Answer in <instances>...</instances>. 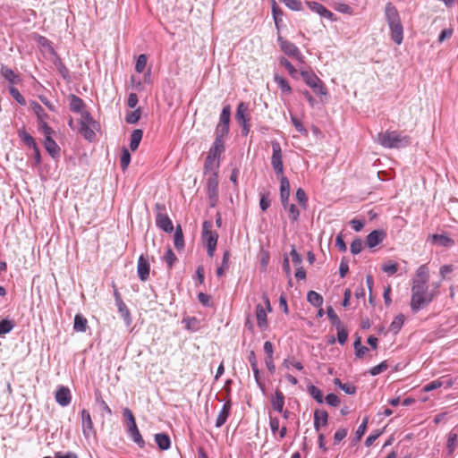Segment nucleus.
Masks as SVG:
<instances>
[{
    "mask_svg": "<svg viewBox=\"0 0 458 458\" xmlns=\"http://www.w3.org/2000/svg\"><path fill=\"white\" fill-rule=\"evenodd\" d=\"M384 14L389 27L391 38L395 44L401 45L403 40V27L398 10L393 3L388 2L385 6Z\"/></svg>",
    "mask_w": 458,
    "mask_h": 458,
    "instance_id": "1",
    "label": "nucleus"
},
{
    "mask_svg": "<svg viewBox=\"0 0 458 458\" xmlns=\"http://www.w3.org/2000/svg\"><path fill=\"white\" fill-rule=\"evenodd\" d=\"M436 293L429 292L428 284L412 283L411 309L413 313L428 305L434 299Z\"/></svg>",
    "mask_w": 458,
    "mask_h": 458,
    "instance_id": "2",
    "label": "nucleus"
},
{
    "mask_svg": "<svg viewBox=\"0 0 458 458\" xmlns=\"http://www.w3.org/2000/svg\"><path fill=\"white\" fill-rule=\"evenodd\" d=\"M377 142L386 148H402L411 144V138L395 131L379 132Z\"/></svg>",
    "mask_w": 458,
    "mask_h": 458,
    "instance_id": "3",
    "label": "nucleus"
},
{
    "mask_svg": "<svg viewBox=\"0 0 458 458\" xmlns=\"http://www.w3.org/2000/svg\"><path fill=\"white\" fill-rule=\"evenodd\" d=\"M304 82L319 97L327 95V88L323 81L312 71H301L300 72Z\"/></svg>",
    "mask_w": 458,
    "mask_h": 458,
    "instance_id": "4",
    "label": "nucleus"
},
{
    "mask_svg": "<svg viewBox=\"0 0 458 458\" xmlns=\"http://www.w3.org/2000/svg\"><path fill=\"white\" fill-rule=\"evenodd\" d=\"M155 210L157 226L162 229L164 232H173L174 225L169 216L165 214V206L162 203H157L155 205Z\"/></svg>",
    "mask_w": 458,
    "mask_h": 458,
    "instance_id": "5",
    "label": "nucleus"
},
{
    "mask_svg": "<svg viewBox=\"0 0 458 458\" xmlns=\"http://www.w3.org/2000/svg\"><path fill=\"white\" fill-rule=\"evenodd\" d=\"M272 157H271V165L277 175H283L284 173V165H283V156L282 149L279 142L276 140L272 141Z\"/></svg>",
    "mask_w": 458,
    "mask_h": 458,
    "instance_id": "6",
    "label": "nucleus"
},
{
    "mask_svg": "<svg viewBox=\"0 0 458 458\" xmlns=\"http://www.w3.org/2000/svg\"><path fill=\"white\" fill-rule=\"evenodd\" d=\"M278 43L281 50L288 56L293 57L299 62H303V55L299 48L292 42L284 39L282 37H278Z\"/></svg>",
    "mask_w": 458,
    "mask_h": 458,
    "instance_id": "7",
    "label": "nucleus"
},
{
    "mask_svg": "<svg viewBox=\"0 0 458 458\" xmlns=\"http://www.w3.org/2000/svg\"><path fill=\"white\" fill-rule=\"evenodd\" d=\"M82 434L86 439L96 436L91 416L86 409L81 411Z\"/></svg>",
    "mask_w": 458,
    "mask_h": 458,
    "instance_id": "8",
    "label": "nucleus"
},
{
    "mask_svg": "<svg viewBox=\"0 0 458 458\" xmlns=\"http://www.w3.org/2000/svg\"><path fill=\"white\" fill-rule=\"evenodd\" d=\"M212 223L205 221L202 225V239L206 246L216 245L218 234L211 230Z\"/></svg>",
    "mask_w": 458,
    "mask_h": 458,
    "instance_id": "9",
    "label": "nucleus"
},
{
    "mask_svg": "<svg viewBox=\"0 0 458 458\" xmlns=\"http://www.w3.org/2000/svg\"><path fill=\"white\" fill-rule=\"evenodd\" d=\"M150 265L148 257L140 255L137 264V274L140 281L146 282L149 277Z\"/></svg>",
    "mask_w": 458,
    "mask_h": 458,
    "instance_id": "10",
    "label": "nucleus"
},
{
    "mask_svg": "<svg viewBox=\"0 0 458 458\" xmlns=\"http://www.w3.org/2000/svg\"><path fill=\"white\" fill-rule=\"evenodd\" d=\"M55 401L62 407L68 406L72 401L70 389L67 386H59L55 392Z\"/></svg>",
    "mask_w": 458,
    "mask_h": 458,
    "instance_id": "11",
    "label": "nucleus"
},
{
    "mask_svg": "<svg viewBox=\"0 0 458 458\" xmlns=\"http://www.w3.org/2000/svg\"><path fill=\"white\" fill-rule=\"evenodd\" d=\"M306 4L312 12L318 13L321 17L327 18L330 21L335 20L334 13L331 11L327 10L323 4L312 1L306 2Z\"/></svg>",
    "mask_w": 458,
    "mask_h": 458,
    "instance_id": "12",
    "label": "nucleus"
},
{
    "mask_svg": "<svg viewBox=\"0 0 458 458\" xmlns=\"http://www.w3.org/2000/svg\"><path fill=\"white\" fill-rule=\"evenodd\" d=\"M127 432L131 440L136 443L140 448L145 446V441L140 433L136 421L127 423Z\"/></svg>",
    "mask_w": 458,
    "mask_h": 458,
    "instance_id": "13",
    "label": "nucleus"
},
{
    "mask_svg": "<svg viewBox=\"0 0 458 458\" xmlns=\"http://www.w3.org/2000/svg\"><path fill=\"white\" fill-rule=\"evenodd\" d=\"M249 106L244 102H241L236 110L235 119L239 124L248 123L250 122Z\"/></svg>",
    "mask_w": 458,
    "mask_h": 458,
    "instance_id": "14",
    "label": "nucleus"
},
{
    "mask_svg": "<svg viewBox=\"0 0 458 458\" xmlns=\"http://www.w3.org/2000/svg\"><path fill=\"white\" fill-rule=\"evenodd\" d=\"M386 233L382 230L372 231L366 239V245L372 249L378 245L385 238Z\"/></svg>",
    "mask_w": 458,
    "mask_h": 458,
    "instance_id": "15",
    "label": "nucleus"
},
{
    "mask_svg": "<svg viewBox=\"0 0 458 458\" xmlns=\"http://www.w3.org/2000/svg\"><path fill=\"white\" fill-rule=\"evenodd\" d=\"M231 409H232V403L230 400H227L224 403V405L216 418V428H221L226 422V420L231 413Z\"/></svg>",
    "mask_w": 458,
    "mask_h": 458,
    "instance_id": "16",
    "label": "nucleus"
},
{
    "mask_svg": "<svg viewBox=\"0 0 458 458\" xmlns=\"http://www.w3.org/2000/svg\"><path fill=\"white\" fill-rule=\"evenodd\" d=\"M290 182L285 176L280 178V199L282 204H287L290 198Z\"/></svg>",
    "mask_w": 458,
    "mask_h": 458,
    "instance_id": "17",
    "label": "nucleus"
},
{
    "mask_svg": "<svg viewBox=\"0 0 458 458\" xmlns=\"http://www.w3.org/2000/svg\"><path fill=\"white\" fill-rule=\"evenodd\" d=\"M328 414L324 410H316L314 412V428L319 431L322 426L327 424Z\"/></svg>",
    "mask_w": 458,
    "mask_h": 458,
    "instance_id": "18",
    "label": "nucleus"
},
{
    "mask_svg": "<svg viewBox=\"0 0 458 458\" xmlns=\"http://www.w3.org/2000/svg\"><path fill=\"white\" fill-rule=\"evenodd\" d=\"M44 147L52 157L55 158L56 157H59L60 148L53 140L52 136H47V138H45Z\"/></svg>",
    "mask_w": 458,
    "mask_h": 458,
    "instance_id": "19",
    "label": "nucleus"
},
{
    "mask_svg": "<svg viewBox=\"0 0 458 458\" xmlns=\"http://www.w3.org/2000/svg\"><path fill=\"white\" fill-rule=\"evenodd\" d=\"M457 447H458V435L454 430H451L447 437V444H446L447 455L453 456V454Z\"/></svg>",
    "mask_w": 458,
    "mask_h": 458,
    "instance_id": "20",
    "label": "nucleus"
},
{
    "mask_svg": "<svg viewBox=\"0 0 458 458\" xmlns=\"http://www.w3.org/2000/svg\"><path fill=\"white\" fill-rule=\"evenodd\" d=\"M428 279H429L428 268L426 265H421L417 269L416 278L413 279L412 283L428 284Z\"/></svg>",
    "mask_w": 458,
    "mask_h": 458,
    "instance_id": "21",
    "label": "nucleus"
},
{
    "mask_svg": "<svg viewBox=\"0 0 458 458\" xmlns=\"http://www.w3.org/2000/svg\"><path fill=\"white\" fill-rule=\"evenodd\" d=\"M431 239L434 243L441 247H452L454 245V241L446 234H433Z\"/></svg>",
    "mask_w": 458,
    "mask_h": 458,
    "instance_id": "22",
    "label": "nucleus"
},
{
    "mask_svg": "<svg viewBox=\"0 0 458 458\" xmlns=\"http://www.w3.org/2000/svg\"><path fill=\"white\" fill-rule=\"evenodd\" d=\"M155 442L159 447V449L165 451L168 450L171 446V440L167 434L165 433H157L155 435Z\"/></svg>",
    "mask_w": 458,
    "mask_h": 458,
    "instance_id": "23",
    "label": "nucleus"
},
{
    "mask_svg": "<svg viewBox=\"0 0 458 458\" xmlns=\"http://www.w3.org/2000/svg\"><path fill=\"white\" fill-rule=\"evenodd\" d=\"M256 318L258 321V326L261 329L266 328L267 327L266 309L260 303H259L256 306Z\"/></svg>",
    "mask_w": 458,
    "mask_h": 458,
    "instance_id": "24",
    "label": "nucleus"
},
{
    "mask_svg": "<svg viewBox=\"0 0 458 458\" xmlns=\"http://www.w3.org/2000/svg\"><path fill=\"white\" fill-rule=\"evenodd\" d=\"M69 100L71 111L74 113H81V111L84 110L85 104L81 98L72 94L69 98Z\"/></svg>",
    "mask_w": 458,
    "mask_h": 458,
    "instance_id": "25",
    "label": "nucleus"
},
{
    "mask_svg": "<svg viewBox=\"0 0 458 458\" xmlns=\"http://www.w3.org/2000/svg\"><path fill=\"white\" fill-rule=\"evenodd\" d=\"M272 406L275 411L278 412H283V408L284 405V395L280 390H276L275 393V396L271 400Z\"/></svg>",
    "mask_w": 458,
    "mask_h": 458,
    "instance_id": "26",
    "label": "nucleus"
},
{
    "mask_svg": "<svg viewBox=\"0 0 458 458\" xmlns=\"http://www.w3.org/2000/svg\"><path fill=\"white\" fill-rule=\"evenodd\" d=\"M0 72L1 75L12 84H16L20 81L19 76L7 66L3 65L1 67Z\"/></svg>",
    "mask_w": 458,
    "mask_h": 458,
    "instance_id": "27",
    "label": "nucleus"
},
{
    "mask_svg": "<svg viewBox=\"0 0 458 458\" xmlns=\"http://www.w3.org/2000/svg\"><path fill=\"white\" fill-rule=\"evenodd\" d=\"M142 135H143V131L140 129H135L132 131V132L131 134V141H130V148L132 151H135L138 148V147L142 140Z\"/></svg>",
    "mask_w": 458,
    "mask_h": 458,
    "instance_id": "28",
    "label": "nucleus"
},
{
    "mask_svg": "<svg viewBox=\"0 0 458 458\" xmlns=\"http://www.w3.org/2000/svg\"><path fill=\"white\" fill-rule=\"evenodd\" d=\"M88 326V320L81 314H76L74 317L73 329L76 332H85Z\"/></svg>",
    "mask_w": 458,
    "mask_h": 458,
    "instance_id": "29",
    "label": "nucleus"
},
{
    "mask_svg": "<svg viewBox=\"0 0 458 458\" xmlns=\"http://www.w3.org/2000/svg\"><path fill=\"white\" fill-rule=\"evenodd\" d=\"M225 149V142L222 140L215 139V141L208 151L212 157H217Z\"/></svg>",
    "mask_w": 458,
    "mask_h": 458,
    "instance_id": "30",
    "label": "nucleus"
},
{
    "mask_svg": "<svg viewBox=\"0 0 458 458\" xmlns=\"http://www.w3.org/2000/svg\"><path fill=\"white\" fill-rule=\"evenodd\" d=\"M18 136L29 148H36L37 143L35 139L30 135L24 128L18 131Z\"/></svg>",
    "mask_w": 458,
    "mask_h": 458,
    "instance_id": "31",
    "label": "nucleus"
},
{
    "mask_svg": "<svg viewBox=\"0 0 458 458\" xmlns=\"http://www.w3.org/2000/svg\"><path fill=\"white\" fill-rule=\"evenodd\" d=\"M282 206L284 208V210L288 211L289 219L292 222L298 221L299 216H300V211L294 204L289 203V201H287V204H282Z\"/></svg>",
    "mask_w": 458,
    "mask_h": 458,
    "instance_id": "32",
    "label": "nucleus"
},
{
    "mask_svg": "<svg viewBox=\"0 0 458 458\" xmlns=\"http://www.w3.org/2000/svg\"><path fill=\"white\" fill-rule=\"evenodd\" d=\"M218 181H217V172H214L210 174L208 180V191L210 195H216L217 192Z\"/></svg>",
    "mask_w": 458,
    "mask_h": 458,
    "instance_id": "33",
    "label": "nucleus"
},
{
    "mask_svg": "<svg viewBox=\"0 0 458 458\" xmlns=\"http://www.w3.org/2000/svg\"><path fill=\"white\" fill-rule=\"evenodd\" d=\"M230 251L229 250H225L223 254V259H222V264L220 267H218L216 268V274L217 276H224L225 270L228 269L229 267V259H230Z\"/></svg>",
    "mask_w": 458,
    "mask_h": 458,
    "instance_id": "34",
    "label": "nucleus"
},
{
    "mask_svg": "<svg viewBox=\"0 0 458 458\" xmlns=\"http://www.w3.org/2000/svg\"><path fill=\"white\" fill-rule=\"evenodd\" d=\"M80 133L88 140L92 141L96 138V133L90 128V125L86 123L80 124L79 127Z\"/></svg>",
    "mask_w": 458,
    "mask_h": 458,
    "instance_id": "35",
    "label": "nucleus"
},
{
    "mask_svg": "<svg viewBox=\"0 0 458 458\" xmlns=\"http://www.w3.org/2000/svg\"><path fill=\"white\" fill-rule=\"evenodd\" d=\"M307 300L314 307H320L323 304V297L315 291L308 293Z\"/></svg>",
    "mask_w": 458,
    "mask_h": 458,
    "instance_id": "36",
    "label": "nucleus"
},
{
    "mask_svg": "<svg viewBox=\"0 0 458 458\" xmlns=\"http://www.w3.org/2000/svg\"><path fill=\"white\" fill-rule=\"evenodd\" d=\"M174 244L177 250H182L184 247L183 234L181 225H177L175 229L174 235Z\"/></svg>",
    "mask_w": 458,
    "mask_h": 458,
    "instance_id": "37",
    "label": "nucleus"
},
{
    "mask_svg": "<svg viewBox=\"0 0 458 458\" xmlns=\"http://www.w3.org/2000/svg\"><path fill=\"white\" fill-rule=\"evenodd\" d=\"M404 322V316L403 314L397 315L389 326V330L394 334H397Z\"/></svg>",
    "mask_w": 458,
    "mask_h": 458,
    "instance_id": "38",
    "label": "nucleus"
},
{
    "mask_svg": "<svg viewBox=\"0 0 458 458\" xmlns=\"http://www.w3.org/2000/svg\"><path fill=\"white\" fill-rule=\"evenodd\" d=\"M274 81L278 85V87L280 88V89L283 92H285V93H291L292 92V88H291L289 82L284 78H283L282 76H280L278 74H276L274 76Z\"/></svg>",
    "mask_w": 458,
    "mask_h": 458,
    "instance_id": "39",
    "label": "nucleus"
},
{
    "mask_svg": "<svg viewBox=\"0 0 458 458\" xmlns=\"http://www.w3.org/2000/svg\"><path fill=\"white\" fill-rule=\"evenodd\" d=\"M279 62H280V64L283 65L288 71V72L292 76V78H293V79L298 78L299 72L294 68V66L285 57H281Z\"/></svg>",
    "mask_w": 458,
    "mask_h": 458,
    "instance_id": "40",
    "label": "nucleus"
},
{
    "mask_svg": "<svg viewBox=\"0 0 458 458\" xmlns=\"http://www.w3.org/2000/svg\"><path fill=\"white\" fill-rule=\"evenodd\" d=\"M327 314L331 324L334 327H335V328L343 326L340 318H338L337 314L335 312L334 309L331 306L327 307Z\"/></svg>",
    "mask_w": 458,
    "mask_h": 458,
    "instance_id": "41",
    "label": "nucleus"
},
{
    "mask_svg": "<svg viewBox=\"0 0 458 458\" xmlns=\"http://www.w3.org/2000/svg\"><path fill=\"white\" fill-rule=\"evenodd\" d=\"M308 392L318 403H323V394L319 388L310 385L308 386Z\"/></svg>",
    "mask_w": 458,
    "mask_h": 458,
    "instance_id": "42",
    "label": "nucleus"
},
{
    "mask_svg": "<svg viewBox=\"0 0 458 458\" xmlns=\"http://www.w3.org/2000/svg\"><path fill=\"white\" fill-rule=\"evenodd\" d=\"M260 199H259V207L262 211H266L271 204L270 200V193L268 191H263L259 193Z\"/></svg>",
    "mask_w": 458,
    "mask_h": 458,
    "instance_id": "43",
    "label": "nucleus"
},
{
    "mask_svg": "<svg viewBox=\"0 0 458 458\" xmlns=\"http://www.w3.org/2000/svg\"><path fill=\"white\" fill-rule=\"evenodd\" d=\"M141 111L140 108H137L134 111L128 113L125 116V121L129 124H135L140 118Z\"/></svg>",
    "mask_w": 458,
    "mask_h": 458,
    "instance_id": "44",
    "label": "nucleus"
},
{
    "mask_svg": "<svg viewBox=\"0 0 458 458\" xmlns=\"http://www.w3.org/2000/svg\"><path fill=\"white\" fill-rule=\"evenodd\" d=\"M230 117H231V106L229 105H225L220 114L219 124H230Z\"/></svg>",
    "mask_w": 458,
    "mask_h": 458,
    "instance_id": "45",
    "label": "nucleus"
},
{
    "mask_svg": "<svg viewBox=\"0 0 458 458\" xmlns=\"http://www.w3.org/2000/svg\"><path fill=\"white\" fill-rule=\"evenodd\" d=\"M14 327V323L7 318L2 319L0 321V335L8 334Z\"/></svg>",
    "mask_w": 458,
    "mask_h": 458,
    "instance_id": "46",
    "label": "nucleus"
},
{
    "mask_svg": "<svg viewBox=\"0 0 458 458\" xmlns=\"http://www.w3.org/2000/svg\"><path fill=\"white\" fill-rule=\"evenodd\" d=\"M228 132H229V125L218 123L216 125V131H215L216 139L224 140V139L228 135Z\"/></svg>",
    "mask_w": 458,
    "mask_h": 458,
    "instance_id": "47",
    "label": "nucleus"
},
{
    "mask_svg": "<svg viewBox=\"0 0 458 458\" xmlns=\"http://www.w3.org/2000/svg\"><path fill=\"white\" fill-rule=\"evenodd\" d=\"M130 162H131V154L126 148H123L121 160H120L121 168L123 171L126 170Z\"/></svg>",
    "mask_w": 458,
    "mask_h": 458,
    "instance_id": "48",
    "label": "nucleus"
},
{
    "mask_svg": "<svg viewBox=\"0 0 458 458\" xmlns=\"http://www.w3.org/2000/svg\"><path fill=\"white\" fill-rule=\"evenodd\" d=\"M216 157H212L211 155H208V157L206 158V161H205V165H204V169H205V173L208 174V173H210V174L214 172H216Z\"/></svg>",
    "mask_w": 458,
    "mask_h": 458,
    "instance_id": "49",
    "label": "nucleus"
},
{
    "mask_svg": "<svg viewBox=\"0 0 458 458\" xmlns=\"http://www.w3.org/2000/svg\"><path fill=\"white\" fill-rule=\"evenodd\" d=\"M295 197L299 204L303 208H307L308 198L305 191L302 188H299L296 191Z\"/></svg>",
    "mask_w": 458,
    "mask_h": 458,
    "instance_id": "50",
    "label": "nucleus"
},
{
    "mask_svg": "<svg viewBox=\"0 0 458 458\" xmlns=\"http://www.w3.org/2000/svg\"><path fill=\"white\" fill-rule=\"evenodd\" d=\"M31 106L33 111L37 114L38 121H42L47 118V114H46L44 108L38 103L32 102Z\"/></svg>",
    "mask_w": 458,
    "mask_h": 458,
    "instance_id": "51",
    "label": "nucleus"
},
{
    "mask_svg": "<svg viewBox=\"0 0 458 458\" xmlns=\"http://www.w3.org/2000/svg\"><path fill=\"white\" fill-rule=\"evenodd\" d=\"M116 305H117L118 311L120 312L121 316L123 318V319L125 321L130 323L131 315H130V311H129L127 306L125 305V303L123 301H120L119 303H116Z\"/></svg>",
    "mask_w": 458,
    "mask_h": 458,
    "instance_id": "52",
    "label": "nucleus"
},
{
    "mask_svg": "<svg viewBox=\"0 0 458 458\" xmlns=\"http://www.w3.org/2000/svg\"><path fill=\"white\" fill-rule=\"evenodd\" d=\"M363 249V242L360 238H356L352 241L350 246L351 252L353 255L359 254Z\"/></svg>",
    "mask_w": 458,
    "mask_h": 458,
    "instance_id": "53",
    "label": "nucleus"
},
{
    "mask_svg": "<svg viewBox=\"0 0 458 458\" xmlns=\"http://www.w3.org/2000/svg\"><path fill=\"white\" fill-rule=\"evenodd\" d=\"M147 60L148 59L146 55L141 54L139 55L135 64V70L137 72L141 73L144 71L147 64Z\"/></svg>",
    "mask_w": 458,
    "mask_h": 458,
    "instance_id": "54",
    "label": "nucleus"
},
{
    "mask_svg": "<svg viewBox=\"0 0 458 458\" xmlns=\"http://www.w3.org/2000/svg\"><path fill=\"white\" fill-rule=\"evenodd\" d=\"M369 422V418L365 417L361 422V424L358 427L356 432H355V438L357 441H360L362 437V436L365 434L367 425Z\"/></svg>",
    "mask_w": 458,
    "mask_h": 458,
    "instance_id": "55",
    "label": "nucleus"
},
{
    "mask_svg": "<svg viewBox=\"0 0 458 458\" xmlns=\"http://www.w3.org/2000/svg\"><path fill=\"white\" fill-rule=\"evenodd\" d=\"M96 401L99 404L100 410L105 411L107 415L112 414V410L108 406V404L101 398V394L99 392L96 393Z\"/></svg>",
    "mask_w": 458,
    "mask_h": 458,
    "instance_id": "56",
    "label": "nucleus"
},
{
    "mask_svg": "<svg viewBox=\"0 0 458 458\" xmlns=\"http://www.w3.org/2000/svg\"><path fill=\"white\" fill-rule=\"evenodd\" d=\"M9 92L11 94V96L20 104V105H26V100L25 98H23V96L20 93V91L14 88V87H10L9 88Z\"/></svg>",
    "mask_w": 458,
    "mask_h": 458,
    "instance_id": "57",
    "label": "nucleus"
},
{
    "mask_svg": "<svg viewBox=\"0 0 458 458\" xmlns=\"http://www.w3.org/2000/svg\"><path fill=\"white\" fill-rule=\"evenodd\" d=\"M337 330V341L340 344H344L348 339V332L344 327V326H341L339 327H336Z\"/></svg>",
    "mask_w": 458,
    "mask_h": 458,
    "instance_id": "58",
    "label": "nucleus"
},
{
    "mask_svg": "<svg viewBox=\"0 0 458 458\" xmlns=\"http://www.w3.org/2000/svg\"><path fill=\"white\" fill-rule=\"evenodd\" d=\"M38 129L42 131L45 138L47 136H52L54 133L53 129L46 123L45 120L38 121Z\"/></svg>",
    "mask_w": 458,
    "mask_h": 458,
    "instance_id": "59",
    "label": "nucleus"
},
{
    "mask_svg": "<svg viewBox=\"0 0 458 458\" xmlns=\"http://www.w3.org/2000/svg\"><path fill=\"white\" fill-rule=\"evenodd\" d=\"M284 4L293 11H301L302 4L301 0H283Z\"/></svg>",
    "mask_w": 458,
    "mask_h": 458,
    "instance_id": "60",
    "label": "nucleus"
},
{
    "mask_svg": "<svg viewBox=\"0 0 458 458\" xmlns=\"http://www.w3.org/2000/svg\"><path fill=\"white\" fill-rule=\"evenodd\" d=\"M272 13L276 24H277L279 21H282L280 17L283 15V12L275 0L272 1Z\"/></svg>",
    "mask_w": 458,
    "mask_h": 458,
    "instance_id": "61",
    "label": "nucleus"
},
{
    "mask_svg": "<svg viewBox=\"0 0 458 458\" xmlns=\"http://www.w3.org/2000/svg\"><path fill=\"white\" fill-rule=\"evenodd\" d=\"M387 367L388 366L386 364V361H382L378 365L372 367L369 369V373H370L371 376H377V375L384 372L385 370H386Z\"/></svg>",
    "mask_w": 458,
    "mask_h": 458,
    "instance_id": "62",
    "label": "nucleus"
},
{
    "mask_svg": "<svg viewBox=\"0 0 458 458\" xmlns=\"http://www.w3.org/2000/svg\"><path fill=\"white\" fill-rule=\"evenodd\" d=\"M164 259L166 262L168 267H172L174 262L177 260V258L174 251L171 249H168L165 255L164 256Z\"/></svg>",
    "mask_w": 458,
    "mask_h": 458,
    "instance_id": "63",
    "label": "nucleus"
},
{
    "mask_svg": "<svg viewBox=\"0 0 458 458\" xmlns=\"http://www.w3.org/2000/svg\"><path fill=\"white\" fill-rule=\"evenodd\" d=\"M382 270L385 273H387V274H390V275H394L398 270V265L396 263H393V262L385 263L382 266Z\"/></svg>",
    "mask_w": 458,
    "mask_h": 458,
    "instance_id": "64",
    "label": "nucleus"
}]
</instances>
